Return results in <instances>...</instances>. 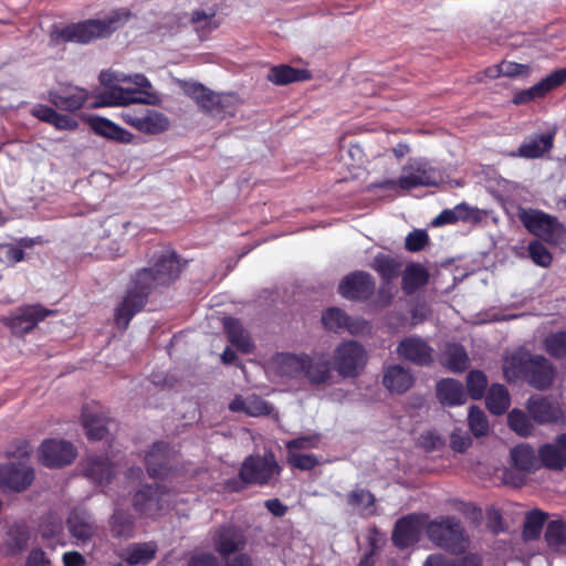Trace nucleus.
<instances>
[{
  "instance_id": "3c124183",
  "label": "nucleus",
  "mask_w": 566,
  "mask_h": 566,
  "mask_svg": "<svg viewBox=\"0 0 566 566\" xmlns=\"http://www.w3.org/2000/svg\"><path fill=\"white\" fill-rule=\"evenodd\" d=\"M547 513L534 509L530 511L525 516L524 522V535L527 538L534 539L537 538L542 532V528L547 520Z\"/></svg>"
},
{
  "instance_id": "7c9ffc66",
  "label": "nucleus",
  "mask_w": 566,
  "mask_h": 566,
  "mask_svg": "<svg viewBox=\"0 0 566 566\" xmlns=\"http://www.w3.org/2000/svg\"><path fill=\"white\" fill-rule=\"evenodd\" d=\"M31 115L39 120L52 125L59 130H74L77 122L69 115L57 113L53 107L38 104L31 109Z\"/></svg>"
},
{
  "instance_id": "de8ad7c7",
  "label": "nucleus",
  "mask_w": 566,
  "mask_h": 566,
  "mask_svg": "<svg viewBox=\"0 0 566 566\" xmlns=\"http://www.w3.org/2000/svg\"><path fill=\"white\" fill-rule=\"evenodd\" d=\"M527 66L516 62L503 61L497 65L489 66L484 71V75L489 78H497L500 76L514 77L526 73Z\"/></svg>"
},
{
  "instance_id": "864d4df0",
  "label": "nucleus",
  "mask_w": 566,
  "mask_h": 566,
  "mask_svg": "<svg viewBox=\"0 0 566 566\" xmlns=\"http://www.w3.org/2000/svg\"><path fill=\"white\" fill-rule=\"evenodd\" d=\"M488 387V378L481 370H471L467 375V389L468 394L472 399L478 400L484 396Z\"/></svg>"
},
{
  "instance_id": "72a5a7b5",
  "label": "nucleus",
  "mask_w": 566,
  "mask_h": 566,
  "mask_svg": "<svg viewBox=\"0 0 566 566\" xmlns=\"http://www.w3.org/2000/svg\"><path fill=\"white\" fill-rule=\"evenodd\" d=\"M510 458L513 469L521 472L533 473L541 467L534 448L526 443L511 449Z\"/></svg>"
},
{
  "instance_id": "c756f323",
  "label": "nucleus",
  "mask_w": 566,
  "mask_h": 566,
  "mask_svg": "<svg viewBox=\"0 0 566 566\" xmlns=\"http://www.w3.org/2000/svg\"><path fill=\"white\" fill-rule=\"evenodd\" d=\"M157 549L155 542L135 543L128 545L119 557L129 566L148 565L155 559Z\"/></svg>"
},
{
  "instance_id": "f257e3e1",
  "label": "nucleus",
  "mask_w": 566,
  "mask_h": 566,
  "mask_svg": "<svg viewBox=\"0 0 566 566\" xmlns=\"http://www.w3.org/2000/svg\"><path fill=\"white\" fill-rule=\"evenodd\" d=\"M182 272L180 256L175 250L157 254L151 265L137 270L130 277L128 289L114 311V324L126 331L135 315L140 313L150 294L174 284Z\"/></svg>"
},
{
  "instance_id": "f8f14e48",
  "label": "nucleus",
  "mask_w": 566,
  "mask_h": 566,
  "mask_svg": "<svg viewBox=\"0 0 566 566\" xmlns=\"http://www.w3.org/2000/svg\"><path fill=\"white\" fill-rule=\"evenodd\" d=\"M178 452L169 443L157 441L145 455L147 473L154 479L167 478L177 467Z\"/></svg>"
},
{
  "instance_id": "69168bd1",
  "label": "nucleus",
  "mask_w": 566,
  "mask_h": 566,
  "mask_svg": "<svg viewBox=\"0 0 566 566\" xmlns=\"http://www.w3.org/2000/svg\"><path fill=\"white\" fill-rule=\"evenodd\" d=\"M317 442L318 439L316 437H298L286 441L285 448L287 449L289 452H292V450L315 448L317 446Z\"/></svg>"
},
{
  "instance_id": "5701e85b",
  "label": "nucleus",
  "mask_w": 566,
  "mask_h": 566,
  "mask_svg": "<svg viewBox=\"0 0 566 566\" xmlns=\"http://www.w3.org/2000/svg\"><path fill=\"white\" fill-rule=\"evenodd\" d=\"M415 384V377L409 368L399 364L384 368L382 385L391 394L402 395Z\"/></svg>"
},
{
  "instance_id": "37998d69",
  "label": "nucleus",
  "mask_w": 566,
  "mask_h": 566,
  "mask_svg": "<svg viewBox=\"0 0 566 566\" xmlns=\"http://www.w3.org/2000/svg\"><path fill=\"white\" fill-rule=\"evenodd\" d=\"M469 357L462 345L449 344L444 352L442 365L453 373H462L468 368Z\"/></svg>"
},
{
  "instance_id": "a19ab883",
  "label": "nucleus",
  "mask_w": 566,
  "mask_h": 566,
  "mask_svg": "<svg viewBox=\"0 0 566 566\" xmlns=\"http://www.w3.org/2000/svg\"><path fill=\"white\" fill-rule=\"evenodd\" d=\"M370 266L379 274L382 281H392L400 274L402 264L396 258L378 253L375 255Z\"/></svg>"
},
{
  "instance_id": "ea45409f",
  "label": "nucleus",
  "mask_w": 566,
  "mask_h": 566,
  "mask_svg": "<svg viewBox=\"0 0 566 566\" xmlns=\"http://www.w3.org/2000/svg\"><path fill=\"white\" fill-rule=\"evenodd\" d=\"M537 458L539 464L549 470H563L566 467V455L556 442L541 446Z\"/></svg>"
},
{
  "instance_id": "2eb2a0df",
  "label": "nucleus",
  "mask_w": 566,
  "mask_h": 566,
  "mask_svg": "<svg viewBox=\"0 0 566 566\" xmlns=\"http://www.w3.org/2000/svg\"><path fill=\"white\" fill-rule=\"evenodd\" d=\"M167 489L159 484H146L133 496V507L142 516L156 517L164 509Z\"/></svg>"
},
{
  "instance_id": "dca6fc26",
  "label": "nucleus",
  "mask_w": 566,
  "mask_h": 566,
  "mask_svg": "<svg viewBox=\"0 0 566 566\" xmlns=\"http://www.w3.org/2000/svg\"><path fill=\"white\" fill-rule=\"evenodd\" d=\"M39 453L41 463L46 468H63L76 457V450L71 442L57 439L44 440Z\"/></svg>"
},
{
  "instance_id": "b1692460",
  "label": "nucleus",
  "mask_w": 566,
  "mask_h": 566,
  "mask_svg": "<svg viewBox=\"0 0 566 566\" xmlns=\"http://www.w3.org/2000/svg\"><path fill=\"white\" fill-rule=\"evenodd\" d=\"M88 99V92L81 87L50 91L48 101L56 108L65 112H76Z\"/></svg>"
},
{
  "instance_id": "412c9836",
  "label": "nucleus",
  "mask_w": 566,
  "mask_h": 566,
  "mask_svg": "<svg viewBox=\"0 0 566 566\" xmlns=\"http://www.w3.org/2000/svg\"><path fill=\"white\" fill-rule=\"evenodd\" d=\"M555 135V130L539 135H532L525 139L516 150L511 151L510 156L525 159L542 158L553 149Z\"/></svg>"
},
{
  "instance_id": "603ef678",
  "label": "nucleus",
  "mask_w": 566,
  "mask_h": 566,
  "mask_svg": "<svg viewBox=\"0 0 566 566\" xmlns=\"http://www.w3.org/2000/svg\"><path fill=\"white\" fill-rule=\"evenodd\" d=\"M545 541L548 546H566V520L549 521L545 530Z\"/></svg>"
},
{
  "instance_id": "a18cd8bd",
  "label": "nucleus",
  "mask_w": 566,
  "mask_h": 566,
  "mask_svg": "<svg viewBox=\"0 0 566 566\" xmlns=\"http://www.w3.org/2000/svg\"><path fill=\"white\" fill-rule=\"evenodd\" d=\"M216 13H206L203 10H195L191 13L190 21L193 24L196 32L199 38L203 39L213 30L219 27V23L216 21Z\"/></svg>"
},
{
  "instance_id": "c85d7f7f",
  "label": "nucleus",
  "mask_w": 566,
  "mask_h": 566,
  "mask_svg": "<svg viewBox=\"0 0 566 566\" xmlns=\"http://www.w3.org/2000/svg\"><path fill=\"white\" fill-rule=\"evenodd\" d=\"M436 395L442 406L453 407L465 403L467 392L459 380L444 378L437 382Z\"/></svg>"
},
{
  "instance_id": "f3484780",
  "label": "nucleus",
  "mask_w": 566,
  "mask_h": 566,
  "mask_svg": "<svg viewBox=\"0 0 566 566\" xmlns=\"http://www.w3.org/2000/svg\"><path fill=\"white\" fill-rule=\"evenodd\" d=\"M566 83V67L557 69L542 78L527 90L514 94L512 102L515 105H523L538 98L545 97L548 93Z\"/></svg>"
},
{
  "instance_id": "49530a36",
  "label": "nucleus",
  "mask_w": 566,
  "mask_h": 566,
  "mask_svg": "<svg viewBox=\"0 0 566 566\" xmlns=\"http://www.w3.org/2000/svg\"><path fill=\"white\" fill-rule=\"evenodd\" d=\"M350 317L345 311L338 307H329L322 315L324 327L331 332L338 333L348 327Z\"/></svg>"
},
{
  "instance_id": "338daca9",
  "label": "nucleus",
  "mask_w": 566,
  "mask_h": 566,
  "mask_svg": "<svg viewBox=\"0 0 566 566\" xmlns=\"http://www.w3.org/2000/svg\"><path fill=\"white\" fill-rule=\"evenodd\" d=\"M188 566H219L217 558L211 554L196 555L190 558Z\"/></svg>"
},
{
  "instance_id": "cd10ccee",
  "label": "nucleus",
  "mask_w": 566,
  "mask_h": 566,
  "mask_svg": "<svg viewBox=\"0 0 566 566\" xmlns=\"http://www.w3.org/2000/svg\"><path fill=\"white\" fill-rule=\"evenodd\" d=\"M223 329L228 342L238 350L244 354L253 352L254 344L252 338L238 318L226 317L223 319Z\"/></svg>"
},
{
  "instance_id": "13d9d810",
  "label": "nucleus",
  "mask_w": 566,
  "mask_h": 566,
  "mask_svg": "<svg viewBox=\"0 0 566 566\" xmlns=\"http://www.w3.org/2000/svg\"><path fill=\"white\" fill-rule=\"evenodd\" d=\"M24 259V251L11 243H0V262L14 265Z\"/></svg>"
},
{
  "instance_id": "052dcab7",
  "label": "nucleus",
  "mask_w": 566,
  "mask_h": 566,
  "mask_svg": "<svg viewBox=\"0 0 566 566\" xmlns=\"http://www.w3.org/2000/svg\"><path fill=\"white\" fill-rule=\"evenodd\" d=\"M11 544L18 551H22L27 547L29 541V531L24 525L14 524L8 532Z\"/></svg>"
},
{
  "instance_id": "4d7b16f0",
  "label": "nucleus",
  "mask_w": 566,
  "mask_h": 566,
  "mask_svg": "<svg viewBox=\"0 0 566 566\" xmlns=\"http://www.w3.org/2000/svg\"><path fill=\"white\" fill-rule=\"evenodd\" d=\"M429 243V235L424 230L416 229L408 233L405 248L409 252L422 251Z\"/></svg>"
},
{
  "instance_id": "e2e57ef3",
  "label": "nucleus",
  "mask_w": 566,
  "mask_h": 566,
  "mask_svg": "<svg viewBox=\"0 0 566 566\" xmlns=\"http://www.w3.org/2000/svg\"><path fill=\"white\" fill-rule=\"evenodd\" d=\"M32 452V447L27 440H14L6 450L8 458L27 459Z\"/></svg>"
},
{
  "instance_id": "6e6d98bb",
  "label": "nucleus",
  "mask_w": 566,
  "mask_h": 566,
  "mask_svg": "<svg viewBox=\"0 0 566 566\" xmlns=\"http://www.w3.org/2000/svg\"><path fill=\"white\" fill-rule=\"evenodd\" d=\"M287 463L297 470L310 471L318 465L319 461L314 454L287 453Z\"/></svg>"
},
{
  "instance_id": "ddd939ff",
  "label": "nucleus",
  "mask_w": 566,
  "mask_h": 566,
  "mask_svg": "<svg viewBox=\"0 0 566 566\" xmlns=\"http://www.w3.org/2000/svg\"><path fill=\"white\" fill-rule=\"evenodd\" d=\"M337 291L348 301L367 302L375 294L376 282L370 273L354 271L340 280Z\"/></svg>"
},
{
  "instance_id": "6e6552de",
  "label": "nucleus",
  "mask_w": 566,
  "mask_h": 566,
  "mask_svg": "<svg viewBox=\"0 0 566 566\" xmlns=\"http://www.w3.org/2000/svg\"><path fill=\"white\" fill-rule=\"evenodd\" d=\"M368 355L357 340L342 342L334 350L333 366L343 378H355L365 368Z\"/></svg>"
},
{
  "instance_id": "f704fd0d",
  "label": "nucleus",
  "mask_w": 566,
  "mask_h": 566,
  "mask_svg": "<svg viewBox=\"0 0 566 566\" xmlns=\"http://www.w3.org/2000/svg\"><path fill=\"white\" fill-rule=\"evenodd\" d=\"M304 375L312 384H325L332 378L331 361L323 355L313 358L305 354Z\"/></svg>"
},
{
  "instance_id": "bf43d9fd",
  "label": "nucleus",
  "mask_w": 566,
  "mask_h": 566,
  "mask_svg": "<svg viewBox=\"0 0 566 566\" xmlns=\"http://www.w3.org/2000/svg\"><path fill=\"white\" fill-rule=\"evenodd\" d=\"M348 504L367 509L375 504V496L368 490L357 489L348 494Z\"/></svg>"
},
{
  "instance_id": "4468645a",
  "label": "nucleus",
  "mask_w": 566,
  "mask_h": 566,
  "mask_svg": "<svg viewBox=\"0 0 566 566\" xmlns=\"http://www.w3.org/2000/svg\"><path fill=\"white\" fill-rule=\"evenodd\" d=\"M399 358L420 367L431 366L434 361V349L418 335L403 337L397 345Z\"/></svg>"
},
{
  "instance_id": "1a4fd4ad",
  "label": "nucleus",
  "mask_w": 566,
  "mask_h": 566,
  "mask_svg": "<svg viewBox=\"0 0 566 566\" xmlns=\"http://www.w3.org/2000/svg\"><path fill=\"white\" fill-rule=\"evenodd\" d=\"M119 117L134 129L146 135H159L170 126L169 118L161 112L145 106L128 107Z\"/></svg>"
},
{
  "instance_id": "4c0bfd02",
  "label": "nucleus",
  "mask_w": 566,
  "mask_h": 566,
  "mask_svg": "<svg viewBox=\"0 0 566 566\" xmlns=\"http://www.w3.org/2000/svg\"><path fill=\"white\" fill-rule=\"evenodd\" d=\"M305 354L295 355L291 353L277 354L274 364L280 375L291 378L304 374Z\"/></svg>"
},
{
  "instance_id": "bb28decb",
  "label": "nucleus",
  "mask_w": 566,
  "mask_h": 566,
  "mask_svg": "<svg viewBox=\"0 0 566 566\" xmlns=\"http://www.w3.org/2000/svg\"><path fill=\"white\" fill-rule=\"evenodd\" d=\"M84 476L97 484L109 483L115 468L107 457H90L82 463Z\"/></svg>"
},
{
  "instance_id": "c9c22d12",
  "label": "nucleus",
  "mask_w": 566,
  "mask_h": 566,
  "mask_svg": "<svg viewBox=\"0 0 566 566\" xmlns=\"http://www.w3.org/2000/svg\"><path fill=\"white\" fill-rule=\"evenodd\" d=\"M428 281V270L419 263H410L402 273L401 290L406 295H412L420 287L424 286Z\"/></svg>"
},
{
  "instance_id": "393cba45",
  "label": "nucleus",
  "mask_w": 566,
  "mask_h": 566,
  "mask_svg": "<svg viewBox=\"0 0 566 566\" xmlns=\"http://www.w3.org/2000/svg\"><path fill=\"white\" fill-rule=\"evenodd\" d=\"M87 124L96 135L106 139L122 144H132L134 140V134L108 118L92 116L87 119Z\"/></svg>"
},
{
  "instance_id": "5fc2aeb1",
  "label": "nucleus",
  "mask_w": 566,
  "mask_h": 566,
  "mask_svg": "<svg viewBox=\"0 0 566 566\" xmlns=\"http://www.w3.org/2000/svg\"><path fill=\"white\" fill-rule=\"evenodd\" d=\"M531 260L538 266L548 268L553 262V255L548 249L538 240H533L527 247Z\"/></svg>"
},
{
  "instance_id": "f03ea898",
  "label": "nucleus",
  "mask_w": 566,
  "mask_h": 566,
  "mask_svg": "<svg viewBox=\"0 0 566 566\" xmlns=\"http://www.w3.org/2000/svg\"><path fill=\"white\" fill-rule=\"evenodd\" d=\"M503 375L509 382L525 381L537 390H546L554 384L556 369L542 355L517 350L505 357Z\"/></svg>"
},
{
  "instance_id": "e433bc0d",
  "label": "nucleus",
  "mask_w": 566,
  "mask_h": 566,
  "mask_svg": "<svg viewBox=\"0 0 566 566\" xmlns=\"http://www.w3.org/2000/svg\"><path fill=\"white\" fill-rule=\"evenodd\" d=\"M82 424L85 429L86 437L90 440L99 441L103 440L107 433V420L90 410L87 406H85L82 410Z\"/></svg>"
},
{
  "instance_id": "a878e982",
  "label": "nucleus",
  "mask_w": 566,
  "mask_h": 566,
  "mask_svg": "<svg viewBox=\"0 0 566 566\" xmlns=\"http://www.w3.org/2000/svg\"><path fill=\"white\" fill-rule=\"evenodd\" d=\"M66 526L70 534L82 542L92 539L97 530L92 514L82 509H75L70 513Z\"/></svg>"
},
{
  "instance_id": "20e7f679",
  "label": "nucleus",
  "mask_w": 566,
  "mask_h": 566,
  "mask_svg": "<svg viewBox=\"0 0 566 566\" xmlns=\"http://www.w3.org/2000/svg\"><path fill=\"white\" fill-rule=\"evenodd\" d=\"M282 467L273 452L248 455L239 470V479H230L226 488L231 492H240L247 485H274L282 473Z\"/></svg>"
},
{
  "instance_id": "9d476101",
  "label": "nucleus",
  "mask_w": 566,
  "mask_h": 566,
  "mask_svg": "<svg viewBox=\"0 0 566 566\" xmlns=\"http://www.w3.org/2000/svg\"><path fill=\"white\" fill-rule=\"evenodd\" d=\"M427 536L437 546L448 552L460 553L464 549L463 527L455 517L431 521L427 526Z\"/></svg>"
},
{
  "instance_id": "0e129e2a",
  "label": "nucleus",
  "mask_w": 566,
  "mask_h": 566,
  "mask_svg": "<svg viewBox=\"0 0 566 566\" xmlns=\"http://www.w3.org/2000/svg\"><path fill=\"white\" fill-rule=\"evenodd\" d=\"M392 281H382L381 285L377 291V297L375 304L379 307H387L392 303L395 293L391 285Z\"/></svg>"
},
{
  "instance_id": "2f4dec72",
  "label": "nucleus",
  "mask_w": 566,
  "mask_h": 566,
  "mask_svg": "<svg viewBox=\"0 0 566 566\" xmlns=\"http://www.w3.org/2000/svg\"><path fill=\"white\" fill-rule=\"evenodd\" d=\"M266 78L275 85L283 86L291 83L308 81L312 78V75L308 70L296 69L289 64H280L270 69Z\"/></svg>"
},
{
  "instance_id": "423d86ee",
  "label": "nucleus",
  "mask_w": 566,
  "mask_h": 566,
  "mask_svg": "<svg viewBox=\"0 0 566 566\" xmlns=\"http://www.w3.org/2000/svg\"><path fill=\"white\" fill-rule=\"evenodd\" d=\"M517 218L531 234L551 244L558 243L565 232L556 217L539 209L520 207Z\"/></svg>"
},
{
  "instance_id": "774afa93",
  "label": "nucleus",
  "mask_w": 566,
  "mask_h": 566,
  "mask_svg": "<svg viewBox=\"0 0 566 566\" xmlns=\"http://www.w3.org/2000/svg\"><path fill=\"white\" fill-rule=\"evenodd\" d=\"M423 566H454V559L442 554H431L424 560Z\"/></svg>"
},
{
  "instance_id": "9b49d317",
  "label": "nucleus",
  "mask_w": 566,
  "mask_h": 566,
  "mask_svg": "<svg viewBox=\"0 0 566 566\" xmlns=\"http://www.w3.org/2000/svg\"><path fill=\"white\" fill-rule=\"evenodd\" d=\"M55 314V311L48 310L41 304L23 305L15 310L10 316L0 319L15 336H24L32 332L40 322L48 316Z\"/></svg>"
},
{
  "instance_id": "7ed1b4c3",
  "label": "nucleus",
  "mask_w": 566,
  "mask_h": 566,
  "mask_svg": "<svg viewBox=\"0 0 566 566\" xmlns=\"http://www.w3.org/2000/svg\"><path fill=\"white\" fill-rule=\"evenodd\" d=\"M129 18L130 12L127 9H116L104 19H87L70 23L57 31V36L64 42L87 44L111 36L116 30L124 27Z\"/></svg>"
},
{
  "instance_id": "a211bd4d",
  "label": "nucleus",
  "mask_w": 566,
  "mask_h": 566,
  "mask_svg": "<svg viewBox=\"0 0 566 566\" xmlns=\"http://www.w3.org/2000/svg\"><path fill=\"white\" fill-rule=\"evenodd\" d=\"M423 522L417 514H407L395 523L391 542L399 549H406L420 541Z\"/></svg>"
},
{
  "instance_id": "79ce46f5",
  "label": "nucleus",
  "mask_w": 566,
  "mask_h": 566,
  "mask_svg": "<svg viewBox=\"0 0 566 566\" xmlns=\"http://www.w3.org/2000/svg\"><path fill=\"white\" fill-rule=\"evenodd\" d=\"M109 526L114 537L128 538L134 534V517L128 511L117 509L111 517Z\"/></svg>"
},
{
  "instance_id": "39448f33",
  "label": "nucleus",
  "mask_w": 566,
  "mask_h": 566,
  "mask_svg": "<svg viewBox=\"0 0 566 566\" xmlns=\"http://www.w3.org/2000/svg\"><path fill=\"white\" fill-rule=\"evenodd\" d=\"M185 93L191 97L200 111L217 119L234 116L239 105V98L233 93H216L201 83H189Z\"/></svg>"
},
{
  "instance_id": "473e14b6",
  "label": "nucleus",
  "mask_w": 566,
  "mask_h": 566,
  "mask_svg": "<svg viewBox=\"0 0 566 566\" xmlns=\"http://www.w3.org/2000/svg\"><path fill=\"white\" fill-rule=\"evenodd\" d=\"M136 90L112 86L99 95L98 106H126L133 103L146 104L148 101L137 97Z\"/></svg>"
},
{
  "instance_id": "4be33fe9",
  "label": "nucleus",
  "mask_w": 566,
  "mask_h": 566,
  "mask_svg": "<svg viewBox=\"0 0 566 566\" xmlns=\"http://www.w3.org/2000/svg\"><path fill=\"white\" fill-rule=\"evenodd\" d=\"M526 409L532 419L539 424L556 422L562 417L558 403L548 397L532 396L527 400Z\"/></svg>"
},
{
  "instance_id": "aec40b11",
  "label": "nucleus",
  "mask_w": 566,
  "mask_h": 566,
  "mask_svg": "<svg viewBox=\"0 0 566 566\" xmlns=\"http://www.w3.org/2000/svg\"><path fill=\"white\" fill-rule=\"evenodd\" d=\"M212 539L214 549L223 557L242 551L247 544L244 534L234 525L220 526Z\"/></svg>"
},
{
  "instance_id": "680f3d73",
  "label": "nucleus",
  "mask_w": 566,
  "mask_h": 566,
  "mask_svg": "<svg viewBox=\"0 0 566 566\" xmlns=\"http://www.w3.org/2000/svg\"><path fill=\"white\" fill-rule=\"evenodd\" d=\"M472 444L470 436L463 432L461 429H454L450 434V448L454 452H465Z\"/></svg>"
},
{
  "instance_id": "58836bf2",
  "label": "nucleus",
  "mask_w": 566,
  "mask_h": 566,
  "mask_svg": "<svg viewBox=\"0 0 566 566\" xmlns=\"http://www.w3.org/2000/svg\"><path fill=\"white\" fill-rule=\"evenodd\" d=\"M485 403L491 413L496 416L505 413L511 403L506 387L501 384H492L488 389Z\"/></svg>"
},
{
  "instance_id": "0eeeda50",
  "label": "nucleus",
  "mask_w": 566,
  "mask_h": 566,
  "mask_svg": "<svg viewBox=\"0 0 566 566\" xmlns=\"http://www.w3.org/2000/svg\"><path fill=\"white\" fill-rule=\"evenodd\" d=\"M442 180L440 171L423 159H411L402 167V175L397 180H388L385 185L402 190L419 187H437Z\"/></svg>"
},
{
  "instance_id": "c03bdc74",
  "label": "nucleus",
  "mask_w": 566,
  "mask_h": 566,
  "mask_svg": "<svg viewBox=\"0 0 566 566\" xmlns=\"http://www.w3.org/2000/svg\"><path fill=\"white\" fill-rule=\"evenodd\" d=\"M543 347L555 359L566 358V329L549 333L543 340Z\"/></svg>"
},
{
  "instance_id": "8fccbe9b",
  "label": "nucleus",
  "mask_w": 566,
  "mask_h": 566,
  "mask_svg": "<svg viewBox=\"0 0 566 566\" xmlns=\"http://www.w3.org/2000/svg\"><path fill=\"white\" fill-rule=\"evenodd\" d=\"M507 423L511 430L521 437H528L533 432V423L530 417L520 409H513L507 415Z\"/></svg>"
},
{
  "instance_id": "6ab92c4d",
  "label": "nucleus",
  "mask_w": 566,
  "mask_h": 566,
  "mask_svg": "<svg viewBox=\"0 0 566 566\" xmlns=\"http://www.w3.org/2000/svg\"><path fill=\"white\" fill-rule=\"evenodd\" d=\"M34 480V471L22 462L0 465V489L14 492L27 490Z\"/></svg>"
},
{
  "instance_id": "09e8293b",
  "label": "nucleus",
  "mask_w": 566,
  "mask_h": 566,
  "mask_svg": "<svg viewBox=\"0 0 566 566\" xmlns=\"http://www.w3.org/2000/svg\"><path fill=\"white\" fill-rule=\"evenodd\" d=\"M468 424L472 434L476 438L489 433L490 426L485 412L478 406H471L468 415Z\"/></svg>"
}]
</instances>
